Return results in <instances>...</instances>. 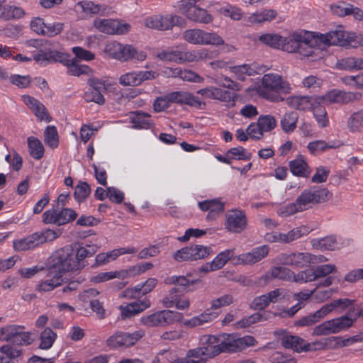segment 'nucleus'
<instances>
[{"label": "nucleus", "mask_w": 363, "mask_h": 363, "mask_svg": "<svg viewBox=\"0 0 363 363\" xmlns=\"http://www.w3.org/2000/svg\"><path fill=\"white\" fill-rule=\"evenodd\" d=\"M255 91L263 99L274 103L284 101V99L279 93L289 94L292 91L291 84L277 73L264 74L260 84L256 86Z\"/></svg>", "instance_id": "f257e3e1"}, {"label": "nucleus", "mask_w": 363, "mask_h": 363, "mask_svg": "<svg viewBox=\"0 0 363 363\" xmlns=\"http://www.w3.org/2000/svg\"><path fill=\"white\" fill-rule=\"evenodd\" d=\"M280 49L287 52H298L304 57L315 54L314 33L301 30L295 32L288 37H282Z\"/></svg>", "instance_id": "f03ea898"}, {"label": "nucleus", "mask_w": 363, "mask_h": 363, "mask_svg": "<svg viewBox=\"0 0 363 363\" xmlns=\"http://www.w3.org/2000/svg\"><path fill=\"white\" fill-rule=\"evenodd\" d=\"M157 57L163 61L183 64L206 60L209 57V52L205 48L190 51H180L176 48H171L158 52Z\"/></svg>", "instance_id": "7ed1b4c3"}, {"label": "nucleus", "mask_w": 363, "mask_h": 363, "mask_svg": "<svg viewBox=\"0 0 363 363\" xmlns=\"http://www.w3.org/2000/svg\"><path fill=\"white\" fill-rule=\"evenodd\" d=\"M330 197L329 191L325 188L313 187L303 191L295 202L300 212L311 208L316 204L326 202Z\"/></svg>", "instance_id": "20e7f679"}, {"label": "nucleus", "mask_w": 363, "mask_h": 363, "mask_svg": "<svg viewBox=\"0 0 363 363\" xmlns=\"http://www.w3.org/2000/svg\"><path fill=\"white\" fill-rule=\"evenodd\" d=\"M53 268L60 272H74L80 269L81 264L76 260L74 249L66 246L56 250L52 255Z\"/></svg>", "instance_id": "39448f33"}, {"label": "nucleus", "mask_w": 363, "mask_h": 363, "mask_svg": "<svg viewBox=\"0 0 363 363\" xmlns=\"http://www.w3.org/2000/svg\"><path fill=\"white\" fill-rule=\"evenodd\" d=\"M354 319L347 315L325 320L313 328V336H327L337 334L352 326Z\"/></svg>", "instance_id": "423d86ee"}, {"label": "nucleus", "mask_w": 363, "mask_h": 363, "mask_svg": "<svg viewBox=\"0 0 363 363\" xmlns=\"http://www.w3.org/2000/svg\"><path fill=\"white\" fill-rule=\"evenodd\" d=\"M357 34H347L342 28L331 30L326 34H315L314 38L316 40L315 52L319 50L325 48L326 46L330 45H350V40L352 35Z\"/></svg>", "instance_id": "0eeeda50"}, {"label": "nucleus", "mask_w": 363, "mask_h": 363, "mask_svg": "<svg viewBox=\"0 0 363 363\" xmlns=\"http://www.w3.org/2000/svg\"><path fill=\"white\" fill-rule=\"evenodd\" d=\"M222 352H237L254 346L257 341L251 335L238 337L235 334L220 335Z\"/></svg>", "instance_id": "6e6552de"}, {"label": "nucleus", "mask_w": 363, "mask_h": 363, "mask_svg": "<svg viewBox=\"0 0 363 363\" xmlns=\"http://www.w3.org/2000/svg\"><path fill=\"white\" fill-rule=\"evenodd\" d=\"M183 39L193 45H221L224 44L222 37L216 33L206 32L199 28L188 29L183 33Z\"/></svg>", "instance_id": "1a4fd4ad"}, {"label": "nucleus", "mask_w": 363, "mask_h": 363, "mask_svg": "<svg viewBox=\"0 0 363 363\" xmlns=\"http://www.w3.org/2000/svg\"><path fill=\"white\" fill-rule=\"evenodd\" d=\"M25 327L20 325H6L0 328V337L1 341H13L19 345H28L33 340L31 333L25 332Z\"/></svg>", "instance_id": "9d476101"}, {"label": "nucleus", "mask_w": 363, "mask_h": 363, "mask_svg": "<svg viewBox=\"0 0 363 363\" xmlns=\"http://www.w3.org/2000/svg\"><path fill=\"white\" fill-rule=\"evenodd\" d=\"M94 27L99 31L108 35H124L130 30V25L118 19L96 18L93 22Z\"/></svg>", "instance_id": "9b49d317"}, {"label": "nucleus", "mask_w": 363, "mask_h": 363, "mask_svg": "<svg viewBox=\"0 0 363 363\" xmlns=\"http://www.w3.org/2000/svg\"><path fill=\"white\" fill-rule=\"evenodd\" d=\"M181 315L180 313L170 310H162L148 315L142 316L140 323L148 327H164L172 324Z\"/></svg>", "instance_id": "f8f14e48"}, {"label": "nucleus", "mask_w": 363, "mask_h": 363, "mask_svg": "<svg viewBox=\"0 0 363 363\" xmlns=\"http://www.w3.org/2000/svg\"><path fill=\"white\" fill-rule=\"evenodd\" d=\"M362 95L357 92H347L340 89H331L323 96H318V104H345L359 100Z\"/></svg>", "instance_id": "ddd939ff"}, {"label": "nucleus", "mask_w": 363, "mask_h": 363, "mask_svg": "<svg viewBox=\"0 0 363 363\" xmlns=\"http://www.w3.org/2000/svg\"><path fill=\"white\" fill-rule=\"evenodd\" d=\"M144 335L145 332L142 330L133 333H116L107 340V345L113 349L130 347L134 345Z\"/></svg>", "instance_id": "4468645a"}, {"label": "nucleus", "mask_w": 363, "mask_h": 363, "mask_svg": "<svg viewBox=\"0 0 363 363\" xmlns=\"http://www.w3.org/2000/svg\"><path fill=\"white\" fill-rule=\"evenodd\" d=\"M311 229L306 225L294 228L287 233L273 232L266 236V239L271 242L289 243L303 236L307 235Z\"/></svg>", "instance_id": "2eb2a0df"}, {"label": "nucleus", "mask_w": 363, "mask_h": 363, "mask_svg": "<svg viewBox=\"0 0 363 363\" xmlns=\"http://www.w3.org/2000/svg\"><path fill=\"white\" fill-rule=\"evenodd\" d=\"M229 69L237 79L245 81L247 77L264 73L269 70V68L266 65L253 62L229 67Z\"/></svg>", "instance_id": "dca6fc26"}, {"label": "nucleus", "mask_w": 363, "mask_h": 363, "mask_svg": "<svg viewBox=\"0 0 363 363\" xmlns=\"http://www.w3.org/2000/svg\"><path fill=\"white\" fill-rule=\"evenodd\" d=\"M269 247L265 245L255 247L250 252L235 257V263L237 264L252 265L266 257L269 254Z\"/></svg>", "instance_id": "f3484780"}, {"label": "nucleus", "mask_w": 363, "mask_h": 363, "mask_svg": "<svg viewBox=\"0 0 363 363\" xmlns=\"http://www.w3.org/2000/svg\"><path fill=\"white\" fill-rule=\"evenodd\" d=\"M225 228L231 233H240L247 225V218L243 211L234 209L225 215Z\"/></svg>", "instance_id": "a211bd4d"}, {"label": "nucleus", "mask_w": 363, "mask_h": 363, "mask_svg": "<svg viewBox=\"0 0 363 363\" xmlns=\"http://www.w3.org/2000/svg\"><path fill=\"white\" fill-rule=\"evenodd\" d=\"M286 104L291 108L298 111H311L318 104V96L294 95L286 98Z\"/></svg>", "instance_id": "6ab92c4d"}, {"label": "nucleus", "mask_w": 363, "mask_h": 363, "mask_svg": "<svg viewBox=\"0 0 363 363\" xmlns=\"http://www.w3.org/2000/svg\"><path fill=\"white\" fill-rule=\"evenodd\" d=\"M62 282V275L52 267L48 270L46 277L36 286V290L39 292L51 291L61 285Z\"/></svg>", "instance_id": "aec40b11"}, {"label": "nucleus", "mask_w": 363, "mask_h": 363, "mask_svg": "<svg viewBox=\"0 0 363 363\" xmlns=\"http://www.w3.org/2000/svg\"><path fill=\"white\" fill-rule=\"evenodd\" d=\"M196 93L205 99L217 100L222 102H232L234 101V96H232L229 91L217 86H209L199 89Z\"/></svg>", "instance_id": "412c9836"}, {"label": "nucleus", "mask_w": 363, "mask_h": 363, "mask_svg": "<svg viewBox=\"0 0 363 363\" xmlns=\"http://www.w3.org/2000/svg\"><path fill=\"white\" fill-rule=\"evenodd\" d=\"M179 11L189 20L196 23L208 24L213 21V16L206 9L199 6L180 9Z\"/></svg>", "instance_id": "4be33fe9"}, {"label": "nucleus", "mask_w": 363, "mask_h": 363, "mask_svg": "<svg viewBox=\"0 0 363 363\" xmlns=\"http://www.w3.org/2000/svg\"><path fill=\"white\" fill-rule=\"evenodd\" d=\"M200 342L206 354V358L213 357L222 352L220 335H203Z\"/></svg>", "instance_id": "5701e85b"}, {"label": "nucleus", "mask_w": 363, "mask_h": 363, "mask_svg": "<svg viewBox=\"0 0 363 363\" xmlns=\"http://www.w3.org/2000/svg\"><path fill=\"white\" fill-rule=\"evenodd\" d=\"M61 63L67 67V73L72 76L89 75L93 72L89 66L79 64L77 59L71 58L70 55L67 53L65 54Z\"/></svg>", "instance_id": "b1692460"}, {"label": "nucleus", "mask_w": 363, "mask_h": 363, "mask_svg": "<svg viewBox=\"0 0 363 363\" xmlns=\"http://www.w3.org/2000/svg\"><path fill=\"white\" fill-rule=\"evenodd\" d=\"M169 99L172 103L186 104L196 108H200L203 104L199 97L187 91H179L169 93Z\"/></svg>", "instance_id": "393cba45"}, {"label": "nucleus", "mask_w": 363, "mask_h": 363, "mask_svg": "<svg viewBox=\"0 0 363 363\" xmlns=\"http://www.w3.org/2000/svg\"><path fill=\"white\" fill-rule=\"evenodd\" d=\"M198 206L202 211H208L206 217L208 220H215L224 211V203L219 199L200 201Z\"/></svg>", "instance_id": "a878e982"}, {"label": "nucleus", "mask_w": 363, "mask_h": 363, "mask_svg": "<svg viewBox=\"0 0 363 363\" xmlns=\"http://www.w3.org/2000/svg\"><path fill=\"white\" fill-rule=\"evenodd\" d=\"M313 249L319 250H335L342 247L343 243L336 236L330 235L323 238H315L311 240Z\"/></svg>", "instance_id": "bb28decb"}, {"label": "nucleus", "mask_w": 363, "mask_h": 363, "mask_svg": "<svg viewBox=\"0 0 363 363\" xmlns=\"http://www.w3.org/2000/svg\"><path fill=\"white\" fill-rule=\"evenodd\" d=\"M150 302L149 300L137 301L125 305H121L119 307L121 311V315L122 319L131 318L146 308H149Z\"/></svg>", "instance_id": "cd10ccee"}, {"label": "nucleus", "mask_w": 363, "mask_h": 363, "mask_svg": "<svg viewBox=\"0 0 363 363\" xmlns=\"http://www.w3.org/2000/svg\"><path fill=\"white\" fill-rule=\"evenodd\" d=\"M23 103L32 111L40 121H50L45 106L38 99L29 96H22Z\"/></svg>", "instance_id": "c85d7f7f"}, {"label": "nucleus", "mask_w": 363, "mask_h": 363, "mask_svg": "<svg viewBox=\"0 0 363 363\" xmlns=\"http://www.w3.org/2000/svg\"><path fill=\"white\" fill-rule=\"evenodd\" d=\"M146 54L143 51L138 50L131 45L121 43L119 53L117 60L121 62H128L133 59L138 61H143L146 59Z\"/></svg>", "instance_id": "c756f323"}, {"label": "nucleus", "mask_w": 363, "mask_h": 363, "mask_svg": "<svg viewBox=\"0 0 363 363\" xmlns=\"http://www.w3.org/2000/svg\"><path fill=\"white\" fill-rule=\"evenodd\" d=\"M218 316V313L212 311L211 308L205 310L201 314L194 316L190 319L183 322V325L188 328H195L201 326L205 323L213 321Z\"/></svg>", "instance_id": "7c9ffc66"}, {"label": "nucleus", "mask_w": 363, "mask_h": 363, "mask_svg": "<svg viewBox=\"0 0 363 363\" xmlns=\"http://www.w3.org/2000/svg\"><path fill=\"white\" fill-rule=\"evenodd\" d=\"M65 52L57 50L40 51L33 56V60L40 65H45L48 63L60 62L63 60Z\"/></svg>", "instance_id": "2f4dec72"}, {"label": "nucleus", "mask_w": 363, "mask_h": 363, "mask_svg": "<svg viewBox=\"0 0 363 363\" xmlns=\"http://www.w3.org/2000/svg\"><path fill=\"white\" fill-rule=\"evenodd\" d=\"M282 294V290L277 289L266 294L255 298L252 302V307L255 310H263L270 303H276Z\"/></svg>", "instance_id": "473e14b6"}, {"label": "nucleus", "mask_w": 363, "mask_h": 363, "mask_svg": "<svg viewBox=\"0 0 363 363\" xmlns=\"http://www.w3.org/2000/svg\"><path fill=\"white\" fill-rule=\"evenodd\" d=\"M327 349H336L335 337L330 336L329 337L315 340L311 342H306L303 348L304 352H315L319 350H325Z\"/></svg>", "instance_id": "72a5a7b5"}, {"label": "nucleus", "mask_w": 363, "mask_h": 363, "mask_svg": "<svg viewBox=\"0 0 363 363\" xmlns=\"http://www.w3.org/2000/svg\"><path fill=\"white\" fill-rule=\"evenodd\" d=\"M335 67L340 70L363 69V58L353 56L343 57L337 60Z\"/></svg>", "instance_id": "f704fd0d"}, {"label": "nucleus", "mask_w": 363, "mask_h": 363, "mask_svg": "<svg viewBox=\"0 0 363 363\" xmlns=\"http://www.w3.org/2000/svg\"><path fill=\"white\" fill-rule=\"evenodd\" d=\"M290 170L294 175L308 177L311 170L303 156H298L290 162Z\"/></svg>", "instance_id": "c9c22d12"}, {"label": "nucleus", "mask_w": 363, "mask_h": 363, "mask_svg": "<svg viewBox=\"0 0 363 363\" xmlns=\"http://www.w3.org/2000/svg\"><path fill=\"white\" fill-rule=\"evenodd\" d=\"M177 289L173 287L169 290V297L165 298L164 303L167 307H172L174 306L177 309L185 310L190 306V302L188 298H179L177 294Z\"/></svg>", "instance_id": "e433bc0d"}, {"label": "nucleus", "mask_w": 363, "mask_h": 363, "mask_svg": "<svg viewBox=\"0 0 363 363\" xmlns=\"http://www.w3.org/2000/svg\"><path fill=\"white\" fill-rule=\"evenodd\" d=\"M157 280L155 278L148 279L144 284H137L133 289H126L121 294L122 297H127L132 295V292L139 293L143 295L150 292L157 285Z\"/></svg>", "instance_id": "4c0bfd02"}, {"label": "nucleus", "mask_w": 363, "mask_h": 363, "mask_svg": "<svg viewBox=\"0 0 363 363\" xmlns=\"http://www.w3.org/2000/svg\"><path fill=\"white\" fill-rule=\"evenodd\" d=\"M281 344L285 348L292 349L294 351L300 353L304 352L306 344L305 340L295 335H285L281 340Z\"/></svg>", "instance_id": "58836bf2"}, {"label": "nucleus", "mask_w": 363, "mask_h": 363, "mask_svg": "<svg viewBox=\"0 0 363 363\" xmlns=\"http://www.w3.org/2000/svg\"><path fill=\"white\" fill-rule=\"evenodd\" d=\"M277 16V12L274 9H264L252 13L247 21L250 23H262L267 21H272Z\"/></svg>", "instance_id": "ea45409f"}, {"label": "nucleus", "mask_w": 363, "mask_h": 363, "mask_svg": "<svg viewBox=\"0 0 363 363\" xmlns=\"http://www.w3.org/2000/svg\"><path fill=\"white\" fill-rule=\"evenodd\" d=\"M298 120V115L295 111H289L281 119V127L284 133H291L295 130Z\"/></svg>", "instance_id": "a19ab883"}, {"label": "nucleus", "mask_w": 363, "mask_h": 363, "mask_svg": "<svg viewBox=\"0 0 363 363\" xmlns=\"http://www.w3.org/2000/svg\"><path fill=\"white\" fill-rule=\"evenodd\" d=\"M35 233L26 238L13 241V248L16 251H25L39 246Z\"/></svg>", "instance_id": "79ce46f5"}, {"label": "nucleus", "mask_w": 363, "mask_h": 363, "mask_svg": "<svg viewBox=\"0 0 363 363\" xmlns=\"http://www.w3.org/2000/svg\"><path fill=\"white\" fill-rule=\"evenodd\" d=\"M161 19L158 21L159 30H166L171 29L174 26H182L184 23V19L178 16L167 14L160 15Z\"/></svg>", "instance_id": "37998d69"}, {"label": "nucleus", "mask_w": 363, "mask_h": 363, "mask_svg": "<svg viewBox=\"0 0 363 363\" xmlns=\"http://www.w3.org/2000/svg\"><path fill=\"white\" fill-rule=\"evenodd\" d=\"M131 123L135 129H148L153 125L150 116L140 111L133 113L131 117Z\"/></svg>", "instance_id": "c03bdc74"}, {"label": "nucleus", "mask_w": 363, "mask_h": 363, "mask_svg": "<svg viewBox=\"0 0 363 363\" xmlns=\"http://www.w3.org/2000/svg\"><path fill=\"white\" fill-rule=\"evenodd\" d=\"M97 251L96 245H86L85 247H79L76 250H74V258L81 264L80 269L85 266L84 259L86 257H91Z\"/></svg>", "instance_id": "a18cd8bd"}, {"label": "nucleus", "mask_w": 363, "mask_h": 363, "mask_svg": "<svg viewBox=\"0 0 363 363\" xmlns=\"http://www.w3.org/2000/svg\"><path fill=\"white\" fill-rule=\"evenodd\" d=\"M57 338V334L49 327L44 329L40 335L39 348L49 350L53 345Z\"/></svg>", "instance_id": "49530a36"}, {"label": "nucleus", "mask_w": 363, "mask_h": 363, "mask_svg": "<svg viewBox=\"0 0 363 363\" xmlns=\"http://www.w3.org/2000/svg\"><path fill=\"white\" fill-rule=\"evenodd\" d=\"M313 116L320 128H326L329 125V119L325 108L323 104H318L311 110Z\"/></svg>", "instance_id": "de8ad7c7"}, {"label": "nucleus", "mask_w": 363, "mask_h": 363, "mask_svg": "<svg viewBox=\"0 0 363 363\" xmlns=\"http://www.w3.org/2000/svg\"><path fill=\"white\" fill-rule=\"evenodd\" d=\"M29 153L32 157L40 160L44 155V147L40 140L35 137L28 138Z\"/></svg>", "instance_id": "09e8293b"}, {"label": "nucleus", "mask_w": 363, "mask_h": 363, "mask_svg": "<svg viewBox=\"0 0 363 363\" xmlns=\"http://www.w3.org/2000/svg\"><path fill=\"white\" fill-rule=\"evenodd\" d=\"M62 233V231L60 228L57 229H45L40 232L35 233L36 237L40 245H42L47 242H52L58 238Z\"/></svg>", "instance_id": "8fccbe9b"}, {"label": "nucleus", "mask_w": 363, "mask_h": 363, "mask_svg": "<svg viewBox=\"0 0 363 363\" xmlns=\"http://www.w3.org/2000/svg\"><path fill=\"white\" fill-rule=\"evenodd\" d=\"M312 291V298L317 303H323L330 298L334 294L337 293V289H321L316 286Z\"/></svg>", "instance_id": "3c124183"}, {"label": "nucleus", "mask_w": 363, "mask_h": 363, "mask_svg": "<svg viewBox=\"0 0 363 363\" xmlns=\"http://www.w3.org/2000/svg\"><path fill=\"white\" fill-rule=\"evenodd\" d=\"M363 126V108L350 115L347 120V127L352 132L359 130Z\"/></svg>", "instance_id": "603ef678"}, {"label": "nucleus", "mask_w": 363, "mask_h": 363, "mask_svg": "<svg viewBox=\"0 0 363 363\" xmlns=\"http://www.w3.org/2000/svg\"><path fill=\"white\" fill-rule=\"evenodd\" d=\"M317 280L314 269H306L295 273L294 282L296 284H305Z\"/></svg>", "instance_id": "864d4df0"}, {"label": "nucleus", "mask_w": 363, "mask_h": 363, "mask_svg": "<svg viewBox=\"0 0 363 363\" xmlns=\"http://www.w3.org/2000/svg\"><path fill=\"white\" fill-rule=\"evenodd\" d=\"M84 13L86 14H101L106 11V8L92 1H80L78 3Z\"/></svg>", "instance_id": "5fc2aeb1"}, {"label": "nucleus", "mask_w": 363, "mask_h": 363, "mask_svg": "<svg viewBox=\"0 0 363 363\" xmlns=\"http://www.w3.org/2000/svg\"><path fill=\"white\" fill-rule=\"evenodd\" d=\"M119 83L124 86H137L140 85L138 72H126L119 77Z\"/></svg>", "instance_id": "6e6d98bb"}, {"label": "nucleus", "mask_w": 363, "mask_h": 363, "mask_svg": "<svg viewBox=\"0 0 363 363\" xmlns=\"http://www.w3.org/2000/svg\"><path fill=\"white\" fill-rule=\"evenodd\" d=\"M114 279H119L118 271L103 272L94 274L90 277L89 281L91 283L96 284Z\"/></svg>", "instance_id": "4d7b16f0"}, {"label": "nucleus", "mask_w": 363, "mask_h": 363, "mask_svg": "<svg viewBox=\"0 0 363 363\" xmlns=\"http://www.w3.org/2000/svg\"><path fill=\"white\" fill-rule=\"evenodd\" d=\"M259 40L262 43L269 45L273 48L280 49L281 45L282 36L278 34L266 33L261 35Z\"/></svg>", "instance_id": "13d9d810"}, {"label": "nucleus", "mask_w": 363, "mask_h": 363, "mask_svg": "<svg viewBox=\"0 0 363 363\" xmlns=\"http://www.w3.org/2000/svg\"><path fill=\"white\" fill-rule=\"evenodd\" d=\"M26 14L24 9L16 6H6L4 7L2 16L7 19H19Z\"/></svg>", "instance_id": "bf43d9fd"}, {"label": "nucleus", "mask_w": 363, "mask_h": 363, "mask_svg": "<svg viewBox=\"0 0 363 363\" xmlns=\"http://www.w3.org/2000/svg\"><path fill=\"white\" fill-rule=\"evenodd\" d=\"M116 249L107 252L98 254L95 257V264L94 267H99L109 263L118 257Z\"/></svg>", "instance_id": "052dcab7"}, {"label": "nucleus", "mask_w": 363, "mask_h": 363, "mask_svg": "<svg viewBox=\"0 0 363 363\" xmlns=\"http://www.w3.org/2000/svg\"><path fill=\"white\" fill-rule=\"evenodd\" d=\"M45 142L51 148H56L58 146V133L55 126H48L45 129Z\"/></svg>", "instance_id": "680f3d73"}, {"label": "nucleus", "mask_w": 363, "mask_h": 363, "mask_svg": "<svg viewBox=\"0 0 363 363\" xmlns=\"http://www.w3.org/2000/svg\"><path fill=\"white\" fill-rule=\"evenodd\" d=\"M218 12L225 16L230 17L233 21H238L242 18V13L240 8L227 4L219 9Z\"/></svg>", "instance_id": "e2e57ef3"}, {"label": "nucleus", "mask_w": 363, "mask_h": 363, "mask_svg": "<svg viewBox=\"0 0 363 363\" xmlns=\"http://www.w3.org/2000/svg\"><path fill=\"white\" fill-rule=\"evenodd\" d=\"M226 155L231 160H247L250 158V154L241 146L230 148Z\"/></svg>", "instance_id": "0e129e2a"}, {"label": "nucleus", "mask_w": 363, "mask_h": 363, "mask_svg": "<svg viewBox=\"0 0 363 363\" xmlns=\"http://www.w3.org/2000/svg\"><path fill=\"white\" fill-rule=\"evenodd\" d=\"M257 123L263 133L273 130L277 125V121L274 117L271 115L259 116Z\"/></svg>", "instance_id": "69168bd1"}, {"label": "nucleus", "mask_w": 363, "mask_h": 363, "mask_svg": "<svg viewBox=\"0 0 363 363\" xmlns=\"http://www.w3.org/2000/svg\"><path fill=\"white\" fill-rule=\"evenodd\" d=\"M90 192V186L86 182H79L75 187L74 196L78 202H82L89 196Z\"/></svg>", "instance_id": "338daca9"}, {"label": "nucleus", "mask_w": 363, "mask_h": 363, "mask_svg": "<svg viewBox=\"0 0 363 363\" xmlns=\"http://www.w3.org/2000/svg\"><path fill=\"white\" fill-rule=\"evenodd\" d=\"M194 260L204 259L210 255L211 248L209 247L195 245L189 247Z\"/></svg>", "instance_id": "774afa93"}]
</instances>
